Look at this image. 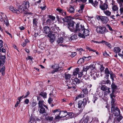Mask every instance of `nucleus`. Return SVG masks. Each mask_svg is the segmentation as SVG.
Wrapping results in <instances>:
<instances>
[{
  "instance_id": "nucleus-1",
  "label": "nucleus",
  "mask_w": 123,
  "mask_h": 123,
  "mask_svg": "<svg viewBox=\"0 0 123 123\" xmlns=\"http://www.w3.org/2000/svg\"><path fill=\"white\" fill-rule=\"evenodd\" d=\"M84 29L85 27L84 25L81 24L80 25V23H77L75 25V28L72 29L71 31L75 33L80 32H82Z\"/></svg>"
},
{
  "instance_id": "nucleus-2",
  "label": "nucleus",
  "mask_w": 123,
  "mask_h": 123,
  "mask_svg": "<svg viewBox=\"0 0 123 123\" xmlns=\"http://www.w3.org/2000/svg\"><path fill=\"white\" fill-rule=\"evenodd\" d=\"M96 30L98 33L102 34H105L109 32L106 27L104 25L102 26H99L97 27Z\"/></svg>"
},
{
  "instance_id": "nucleus-3",
  "label": "nucleus",
  "mask_w": 123,
  "mask_h": 123,
  "mask_svg": "<svg viewBox=\"0 0 123 123\" xmlns=\"http://www.w3.org/2000/svg\"><path fill=\"white\" fill-rule=\"evenodd\" d=\"M111 112L112 114H114L115 116L117 117L120 114V111L118 107L115 106H111Z\"/></svg>"
},
{
  "instance_id": "nucleus-4",
  "label": "nucleus",
  "mask_w": 123,
  "mask_h": 123,
  "mask_svg": "<svg viewBox=\"0 0 123 123\" xmlns=\"http://www.w3.org/2000/svg\"><path fill=\"white\" fill-rule=\"evenodd\" d=\"M96 17L98 20H100L104 24L106 23L109 20L107 16L97 15Z\"/></svg>"
},
{
  "instance_id": "nucleus-5",
  "label": "nucleus",
  "mask_w": 123,
  "mask_h": 123,
  "mask_svg": "<svg viewBox=\"0 0 123 123\" xmlns=\"http://www.w3.org/2000/svg\"><path fill=\"white\" fill-rule=\"evenodd\" d=\"M56 11L58 12L59 14L63 17H68V14L67 13L65 10L62 9L60 7H58L56 9Z\"/></svg>"
},
{
  "instance_id": "nucleus-6",
  "label": "nucleus",
  "mask_w": 123,
  "mask_h": 123,
  "mask_svg": "<svg viewBox=\"0 0 123 123\" xmlns=\"http://www.w3.org/2000/svg\"><path fill=\"white\" fill-rule=\"evenodd\" d=\"M43 32L46 34H47V36L49 37V35L53 33V31L51 30V28L48 26H46L43 27Z\"/></svg>"
},
{
  "instance_id": "nucleus-7",
  "label": "nucleus",
  "mask_w": 123,
  "mask_h": 123,
  "mask_svg": "<svg viewBox=\"0 0 123 123\" xmlns=\"http://www.w3.org/2000/svg\"><path fill=\"white\" fill-rule=\"evenodd\" d=\"M75 5H70L69 7L67 8V11L69 13L73 14L75 12Z\"/></svg>"
},
{
  "instance_id": "nucleus-8",
  "label": "nucleus",
  "mask_w": 123,
  "mask_h": 123,
  "mask_svg": "<svg viewBox=\"0 0 123 123\" xmlns=\"http://www.w3.org/2000/svg\"><path fill=\"white\" fill-rule=\"evenodd\" d=\"M108 7V5L107 4L105 3H103L102 1H100L99 8L102 10L104 11L106 10Z\"/></svg>"
},
{
  "instance_id": "nucleus-9",
  "label": "nucleus",
  "mask_w": 123,
  "mask_h": 123,
  "mask_svg": "<svg viewBox=\"0 0 123 123\" xmlns=\"http://www.w3.org/2000/svg\"><path fill=\"white\" fill-rule=\"evenodd\" d=\"M89 3L92 4L94 7L97 8L98 6V2L97 0H95L94 2L93 0H88Z\"/></svg>"
},
{
  "instance_id": "nucleus-10",
  "label": "nucleus",
  "mask_w": 123,
  "mask_h": 123,
  "mask_svg": "<svg viewBox=\"0 0 123 123\" xmlns=\"http://www.w3.org/2000/svg\"><path fill=\"white\" fill-rule=\"evenodd\" d=\"M48 37L50 38L49 39V42L51 43H53L55 39V34H51L49 35V37Z\"/></svg>"
},
{
  "instance_id": "nucleus-11",
  "label": "nucleus",
  "mask_w": 123,
  "mask_h": 123,
  "mask_svg": "<svg viewBox=\"0 0 123 123\" xmlns=\"http://www.w3.org/2000/svg\"><path fill=\"white\" fill-rule=\"evenodd\" d=\"M68 23V27L69 29H70L69 27H71L72 28L70 30L71 31L72 29H73L74 28H75L74 24L75 22L73 20H71L70 21H69Z\"/></svg>"
},
{
  "instance_id": "nucleus-12",
  "label": "nucleus",
  "mask_w": 123,
  "mask_h": 123,
  "mask_svg": "<svg viewBox=\"0 0 123 123\" xmlns=\"http://www.w3.org/2000/svg\"><path fill=\"white\" fill-rule=\"evenodd\" d=\"M9 9L13 12L16 13L17 14H19V12L18 9H16L12 6H10L9 7Z\"/></svg>"
},
{
  "instance_id": "nucleus-13",
  "label": "nucleus",
  "mask_w": 123,
  "mask_h": 123,
  "mask_svg": "<svg viewBox=\"0 0 123 123\" xmlns=\"http://www.w3.org/2000/svg\"><path fill=\"white\" fill-rule=\"evenodd\" d=\"M3 42L2 40H0V53L1 51L3 53H5L6 49L3 48Z\"/></svg>"
},
{
  "instance_id": "nucleus-14",
  "label": "nucleus",
  "mask_w": 123,
  "mask_h": 123,
  "mask_svg": "<svg viewBox=\"0 0 123 123\" xmlns=\"http://www.w3.org/2000/svg\"><path fill=\"white\" fill-rule=\"evenodd\" d=\"M26 9V8L22 4L20 5L19 7H18V10L19 12V14L24 12Z\"/></svg>"
},
{
  "instance_id": "nucleus-15",
  "label": "nucleus",
  "mask_w": 123,
  "mask_h": 123,
  "mask_svg": "<svg viewBox=\"0 0 123 123\" xmlns=\"http://www.w3.org/2000/svg\"><path fill=\"white\" fill-rule=\"evenodd\" d=\"M68 112L66 111H62L60 112V113H59L60 115L61 116V117L63 118L66 117L68 116Z\"/></svg>"
},
{
  "instance_id": "nucleus-16",
  "label": "nucleus",
  "mask_w": 123,
  "mask_h": 123,
  "mask_svg": "<svg viewBox=\"0 0 123 123\" xmlns=\"http://www.w3.org/2000/svg\"><path fill=\"white\" fill-rule=\"evenodd\" d=\"M121 49L119 47H115L113 50V52L116 54L120 53L119 52L121 51Z\"/></svg>"
},
{
  "instance_id": "nucleus-17",
  "label": "nucleus",
  "mask_w": 123,
  "mask_h": 123,
  "mask_svg": "<svg viewBox=\"0 0 123 123\" xmlns=\"http://www.w3.org/2000/svg\"><path fill=\"white\" fill-rule=\"evenodd\" d=\"M52 111L54 115L55 116L57 115H60L59 113H60L61 110L60 109H57L54 110H53Z\"/></svg>"
},
{
  "instance_id": "nucleus-18",
  "label": "nucleus",
  "mask_w": 123,
  "mask_h": 123,
  "mask_svg": "<svg viewBox=\"0 0 123 123\" xmlns=\"http://www.w3.org/2000/svg\"><path fill=\"white\" fill-rule=\"evenodd\" d=\"M91 117L88 116H87L84 119H81L80 121H81L82 123H88L89 121V119H90Z\"/></svg>"
},
{
  "instance_id": "nucleus-19",
  "label": "nucleus",
  "mask_w": 123,
  "mask_h": 123,
  "mask_svg": "<svg viewBox=\"0 0 123 123\" xmlns=\"http://www.w3.org/2000/svg\"><path fill=\"white\" fill-rule=\"evenodd\" d=\"M38 21V19H37L36 18H34L33 19V24L34 27H37Z\"/></svg>"
},
{
  "instance_id": "nucleus-20",
  "label": "nucleus",
  "mask_w": 123,
  "mask_h": 123,
  "mask_svg": "<svg viewBox=\"0 0 123 123\" xmlns=\"http://www.w3.org/2000/svg\"><path fill=\"white\" fill-rule=\"evenodd\" d=\"M82 32L85 37L89 36L90 31L86 29L85 28Z\"/></svg>"
},
{
  "instance_id": "nucleus-21",
  "label": "nucleus",
  "mask_w": 123,
  "mask_h": 123,
  "mask_svg": "<svg viewBox=\"0 0 123 123\" xmlns=\"http://www.w3.org/2000/svg\"><path fill=\"white\" fill-rule=\"evenodd\" d=\"M111 87L112 91H115V90L117 88V86H116L113 81L111 85Z\"/></svg>"
},
{
  "instance_id": "nucleus-22",
  "label": "nucleus",
  "mask_w": 123,
  "mask_h": 123,
  "mask_svg": "<svg viewBox=\"0 0 123 123\" xmlns=\"http://www.w3.org/2000/svg\"><path fill=\"white\" fill-rule=\"evenodd\" d=\"M64 18L62 17V20L63 22H68L69 21V18L71 17L70 16H68V17H63Z\"/></svg>"
},
{
  "instance_id": "nucleus-23",
  "label": "nucleus",
  "mask_w": 123,
  "mask_h": 123,
  "mask_svg": "<svg viewBox=\"0 0 123 123\" xmlns=\"http://www.w3.org/2000/svg\"><path fill=\"white\" fill-rule=\"evenodd\" d=\"M64 74L65 80H68L70 79L71 77V75L70 74H68L67 72H66Z\"/></svg>"
},
{
  "instance_id": "nucleus-24",
  "label": "nucleus",
  "mask_w": 123,
  "mask_h": 123,
  "mask_svg": "<svg viewBox=\"0 0 123 123\" xmlns=\"http://www.w3.org/2000/svg\"><path fill=\"white\" fill-rule=\"evenodd\" d=\"M71 87H72V89H73V90L75 92L77 91V86L74 82H72V83Z\"/></svg>"
},
{
  "instance_id": "nucleus-25",
  "label": "nucleus",
  "mask_w": 123,
  "mask_h": 123,
  "mask_svg": "<svg viewBox=\"0 0 123 123\" xmlns=\"http://www.w3.org/2000/svg\"><path fill=\"white\" fill-rule=\"evenodd\" d=\"M6 57L5 55H3L1 54L0 53V59L2 61V62L3 63V64L5 63V59L6 58Z\"/></svg>"
},
{
  "instance_id": "nucleus-26",
  "label": "nucleus",
  "mask_w": 123,
  "mask_h": 123,
  "mask_svg": "<svg viewBox=\"0 0 123 123\" xmlns=\"http://www.w3.org/2000/svg\"><path fill=\"white\" fill-rule=\"evenodd\" d=\"M68 115L69 117L70 118H72L75 117V115L73 112H68Z\"/></svg>"
},
{
  "instance_id": "nucleus-27",
  "label": "nucleus",
  "mask_w": 123,
  "mask_h": 123,
  "mask_svg": "<svg viewBox=\"0 0 123 123\" xmlns=\"http://www.w3.org/2000/svg\"><path fill=\"white\" fill-rule=\"evenodd\" d=\"M76 55L77 53L76 52H70L69 53L68 56L73 58Z\"/></svg>"
},
{
  "instance_id": "nucleus-28",
  "label": "nucleus",
  "mask_w": 123,
  "mask_h": 123,
  "mask_svg": "<svg viewBox=\"0 0 123 123\" xmlns=\"http://www.w3.org/2000/svg\"><path fill=\"white\" fill-rule=\"evenodd\" d=\"M30 121L31 122V123H36V121L35 118L32 115H31L30 117Z\"/></svg>"
},
{
  "instance_id": "nucleus-29",
  "label": "nucleus",
  "mask_w": 123,
  "mask_h": 123,
  "mask_svg": "<svg viewBox=\"0 0 123 123\" xmlns=\"http://www.w3.org/2000/svg\"><path fill=\"white\" fill-rule=\"evenodd\" d=\"M24 3L23 4L24 5V6H25V7L27 9V8H28L29 7L30 5H29V2L28 1H24Z\"/></svg>"
},
{
  "instance_id": "nucleus-30",
  "label": "nucleus",
  "mask_w": 123,
  "mask_h": 123,
  "mask_svg": "<svg viewBox=\"0 0 123 123\" xmlns=\"http://www.w3.org/2000/svg\"><path fill=\"white\" fill-rule=\"evenodd\" d=\"M40 109L39 111V112L40 113L43 114L44 113H46V110L43 107H40Z\"/></svg>"
},
{
  "instance_id": "nucleus-31",
  "label": "nucleus",
  "mask_w": 123,
  "mask_h": 123,
  "mask_svg": "<svg viewBox=\"0 0 123 123\" xmlns=\"http://www.w3.org/2000/svg\"><path fill=\"white\" fill-rule=\"evenodd\" d=\"M102 42L103 43H104V44L110 49L111 48V45L110 43L104 40H102Z\"/></svg>"
},
{
  "instance_id": "nucleus-32",
  "label": "nucleus",
  "mask_w": 123,
  "mask_h": 123,
  "mask_svg": "<svg viewBox=\"0 0 123 123\" xmlns=\"http://www.w3.org/2000/svg\"><path fill=\"white\" fill-rule=\"evenodd\" d=\"M88 100V98L83 99V101H82L83 103L82 106L83 107V108L85 107V105L86 104Z\"/></svg>"
},
{
  "instance_id": "nucleus-33",
  "label": "nucleus",
  "mask_w": 123,
  "mask_h": 123,
  "mask_svg": "<svg viewBox=\"0 0 123 123\" xmlns=\"http://www.w3.org/2000/svg\"><path fill=\"white\" fill-rule=\"evenodd\" d=\"M110 74V75L111 78V79L112 80L113 82V81L114 80V77H116V75L115 74L113 73V72L112 71V72H111Z\"/></svg>"
},
{
  "instance_id": "nucleus-34",
  "label": "nucleus",
  "mask_w": 123,
  "mask_h": 123,
  "mask_svg": "<svg viewBox=\"0 0 123 123\" xmlns=\"http://www.w3.org/2000/svg\"><path fill=\"white\" fill-rule=\"evenodd\" d=\"M47 94L45 92H41L39 94V95L42 96L44 98H47Z\"/></svg>"
},
{
  "instance_id": "nucleus-35",
  "label": "nucleus",
  "mask_w": 123,
  "mask_h": 123,
  "mask_svg": "<svg viewBox=\"0 0 123 123\" xmlns=\"http://www.w3.org/2000/svg\"><path fill=\"white\" fill-rule=\"evenodd\" d=\"M79 71V68H76L73 72V74L74 76L78 74V71Z\"/></svg>"
},
{
  "instance_id": "nucleus-36",
  "label": "nucleus",
  "mask_w": 123,
  "mask_h": 123,
  "mask_svg": "<svg viewBox=\"0 0 123 123\" xmlns=\"http://www.w3.org/2000/svg\"><path fill=\"white\" fill-rule=\"evenodd\" d=\"M82 32H79L77 33L78 34V36L80 38H85V36L84 34V33L83 32L82 33H81Z\"/></svg>"
},
{
  "instance_id": "nucleus-37",
  "label": "nucleus",
  "mask_w": 123,
  "mask_h": 123,
  "mask_svg": "<svg viewBox=\"0 0 123 123\" xmlns=\"http://www.w3.org/2000/svg\"><path fill=\"white\" fill-rule=\"evenodd\" d=\"M56 18L57 19V20L58 21V22L60 23H63V22L62 20V17L60 16H57Z\"/></svg>"
},
{
  "instance_id": "nucleus-38",
  "label": "nucleus",
  "mask_w": 123,
  "mask_h": 123,
  "mask_svg": "<svg viewBox=\"0 0 123 123\" xmlns=\"http://www.w3.org/2000/svg\"><path fill=\"white\" fill-rule=\"evenodd\" d=\"M107 87L105 85H102L101 86L100 89L103 91H106L107 90Z\"/></svg>"
},
{
  "instance_id": "nucleus-39",
  "label": "nucleus",
  "mask_w": 123,
  "mask_h": 123,
  "mask_svg": "<svg viewBox=\"0 0 123 123\" xmlns=\"http://www.w3.org/2000/svg\"><path fill=\"white\" fill-rule=\"evenodd\" d=\"M44 102L43 100L42 101H39L38 104L39 108L43 107V103Z\"/></svg>"
},
{
  "instance_id": "nucleus-40",
  "label": "nucleus",
  "mask_w": 123,
  "mask_h": 123,
  "mask_svg": "<svg viewBox=\"0 0 123 123\" xmlns=\"http://www.w3.org/2000/svg\"><path fill=\"white\" fill-rule=\"evenodd\" d=\"M103 12L107 16H110L111 13V12L108 10H106V11L105 10L103 11Z\"/></svg>"
},
{
  "instance_id": "nucleus-41",
  "label": "nucleus",
  "mask_w": 123,
  "mask_h": 123,
  "mask_svg": "<svg viewBox=\"0 0 123 123\" xmlns=\"http://www.w3.org/2000/svg\"><path fill=\"white\" fill-rule=\"evenodd\" d=\"M46 22V25H47V26L50 25L52 23L51 20L49 19H47Z\"/></svg>"
},
{
  "instance_id": "nucleus-42",
  "label": "nucleus",
  "mask_w": 123,
  "mask_h": 123,
  "mask_svg": "<svg viewBox=\"0 0 123 123\" xmlns=\"http://www.w3.org/2000/svg\"><path fill=\"white\" fill-rule=\"evenodd\" d=\"M42 25H46V18L44 16H43L42 19Z\"/></svg>"
},
{
  "instance_id": "nucleus-43",
  "label": "nucleus",
  "mask_w": 123,
  "mask_h": 123,
  "mask_svg": "<svg viewBox=\"0 0 123 123\" xmlns=\"http://www.w3.org/2000/svg\"><path fill=\"white\" fill-rule=\"evenodd\" d=\"M79 78H77L76 77L74 80V81L75 82L76 84H79L80 82V79H78Z\"/></svg>"
},
{
  "instance_id": "nucleus-44",
  "label": "nucleus",
  "mask_w": 123,
  "mask_h": 123,
  "mask_svg": "<svg viewBox=\"0 0 123 123\" xmlns=\"http://www.w3.org/2000/svg\"><path fill=\"white\" fill-rule=\"evenodd\" d=\"M115 92V91H112V93L110 94V96L111 98H115V95L114 93H116Z\"/></svg>"
},
{
  "instance_id": "nucleus-45",
  "label": "nucleus",
  "mask_w": 123,
  "mask_h": 123,
  "mask_svg": "<svg viewBox=\"0 0 123 123\" xmlns=\"http://www.w3.org/2000/svg\"><path fill=\"white\" fill-rule=\"evenodd\" d=\"M98 96L96 94L94 95L93 98V101L94 103H95L96 101L98 99Z\"/></svg>"
},
{
  "instance_id": "nucleus-46",
  "label": "nucleus",
  "mask_w": 123,
  "mask_h": 123,
  "mask_svg": "<svg viewBox=\"0 0 123 123\" xmlns=\"http://www.w3.org/2000/svg\"><path fill=\"white\" fill-rule=\"evenodd\" d=\"M83 104V103L82 100H80L78 102V108H80L81 107H83L82 106Z\"/></svg>"
},
{
  "instance_id": "nucleus-47",
  "label": "nucleus",
  "mask_w": 123,
  "mask_h": 123,
  "mask_svg": "<svg viewBox=\"0 0 123 123\" xmlns=\"http://www.w3.org/2000/svg\"><path fill=\"white\" fill-rule=\"evenodd\" d=\"M113 10L114 11H117L118 9V7L117 5H114L112 6V8Z\"/></svg>"
},
{
  "instance_id": "nucleus-48",
  "label": "nucleus",
  "mask_w": 123,
  "mask_h": 123,
  "mask_svg": "<svg viewBox=\"0 0 123 123\" xmlns=\"http://www.w3.org/2000/svg\"><path fill=\"white\" fill-rule=\"evenodd\" d=\"M89 69H91V70L93 71L94 70L95 68V67L94 64H91L89 66Z\"/></svg>"
},
{
  "instance_id": "nucleus-49",
  "label": "nucleus",
  "mask_w": 123,
  "mask_h": 123,
  "mask_svg": "<svg viewBox=\"0 0 123 123\" xmlns=\"http://www.w3.org/2000/svg\"><path fill=\"white\" fill-rule=\"evenodd\" d=\"M105 74H110L111 72L112 71H110L108 69V68H107L105 69Z\"/></svg>"
},
{
  "instance_id": "nucleus-50",
  "label": "nucleus",
  "mask_w": 123,
  "mask_h": 123,
  "mask_svg": "<svg viewBox=\"0 0 123 123\" xmlns=\"http://www.w3.org/2000/svg\"><path fill=\"white\" fill-rule=\"evenodd\" d=\"M83 72L82 71L81 72H80L79 71H78V78H79L80 79L81 77L83 75Z\"/></svg>"
},
{
  "instance_id": "nucleus-51",
  "label": "nucleus",
  "mask_w": 123,
  "mask_h": 123,
  "mask_svg": "<svg viewBox=\"0 0 123 123\" xmlns=\"http://www.w3.org/2000/svg\"><path fill=\"white\" fill-rule=\"evenodd\" d=\"M63 38L62 37L58 38L57 42L58 43H62L63 42Z\"/></svg>"
},
{
  "instance_id": "nucleus-52",
  "label": "nucleus",
  "mask_w": 123,
  "mask_h": 123,
  "mask_svg": "<svg viewBox=\"0 0 123 123\" xmlns=\"http://www.w3.org/2000/svg\"><path fill=\"white\" fill-rule=\"evenodd\" d=\"M98 65H100V70L101 72H102L104 71V69H105L103 65H101L99 63V64Z\"/></svg>"
},
{
  "instance_id": "nucleus-53",
  "label": "nucleus",
  "mask_w": 123,
  "mask_h": 123,
  "mask_svg": "<svg viewBox=\"0 0 123 123\" xmlns=\"http://www.w3.org/2000/svg\"><path fill=\"white\" fill-rule=\"evenodd\" d=\"M48 16V18H49V19H50L52 20V21H53L55 19V17L54 16L52 15H49Z\"/></svg>"
},
{
  "instance_id": "nucleus-54",
  "label": "nucleus",
  "mask_w": 123,
  "mask_h": 123,
  "mask_svg": "<svg viewBox=\"0 0 123 123\" xmlns=\"http://www.w3.org/2000/svg\"><path fill=\"white\" fill-rule=\"evenodd\" d=\"M45 119L47 120H49L50 121H52L53 120V117L48 116L47 117H46Z\"/></svg>"
},
{
  "instance_id": "nucleus-55",
  "label": "nucleus",
  "mask_w": 123,
  "mask_h": 123,
  "mask_svg": "<svg viewBox=\"0 0 123 123\" xmlns=\"http://www.w3.org/2000/svg\"><path fill=\"white\" fill-rule=\"evenodd\" d=\"M111 106H115L114 105V103L115 102V100L114 98H111Z\"/></svg>"
},
{
  "instance_id": "nucleus-56",
  "label": "nucleus",
  "mask_w": 123,
  "mask_h": 123,
  "mask_svg": "<svg viewBox=\"0 0 123 123\" xmlns=\"http://www.w3.org/2000/svg\"><path fill=\"white\" fill-rule=\"evenodd\" d=\"M83 77V79H81L80 78V79L81 80V82H85V80H87L89 79L88 78V77H87L86 78V77Z\"/></svg>"
},
{
  "instance_id": "nucleus-57",
  "label": "nucleus",
  "mask_w": 123,
  "mask_h": 123,
  "mask_svg": "<svg viewBox=\"0 0 123 123\" xmlns=\"http://www.w3.org/2000/svg\"><path fill=\"white\" fill-rule=\"evenodd\" d=\"M54 69L55 70L57 69V71H58V68H59V65L58 64H55L54 65Z\"/></svg>"
},
{
  "instance_id": "nucleus-58",
  "label": "nucleus",
  "mask_w": 123,
  "mask_h": 123,
  "mask_svg": "<svg viewBox=\"0 0 123 123\" xmlns=\"http://www.w3.org/2000/svg\"><path fill=\"white\" fill-rule=\"evenodd\" d=\"M89 69L88 66H84L83 68V71H84L86 72Z\"/></svg>"
},
{
  "instance_id": "nucleus-59",
  "label": "nucleus",
  "mask_w": 123,
  "mask_h": 123,
  "mask_svg": "<svg viewBox=\"0 0 123 123\" xmlns=\"http://www.w3.org/2000/svg\"><path fill=\"white\" fill-rule=\"evenodd\" d=\"M77 35H76L74 34V35L72 36L71 37L70 39H71V40H72L75 39H77Z\"/></svg>"
},
{
  "instance_id": "nucleus-60",
  "label": "nucleus",
  "mask_w": 123,
  "mask_h": 123,
  "mask_svg": "<svg viewBox=\"0 0 123 123\" xmlns=\"http://www.w3.org/2000/svg\"><path fill=\"white\" fill-rule=\"evenodd\" d=\"M4 21L6 26H8L9 24L8 19H6L5 20H4Z\"/></svg>"
},
{
  "instance_id": "nucleus-61",
  "label": "nucleus",
  "mask_w": 123,
  "mask_h": 123,
  "mask_svg": "<svg viewBox=\"0 0 123 123\" xmlns=\"http://www.w3.org/2000/svg\"><path fill=\"white\" fill-rule=\"evenodd\" d=\"M82 91L84 93L86 94H87L88 93V91H87V88L86 87L83 89L82 90Z\"/></svg>"
},
{
  "instance_id": "nucleus-62",
  "label": "nucleus",
  "mask_w": 123,
  "mask_h": 123,
  "mask_svg": "<svg viewBox=\"0 0 123 123\" xmlns=\"http://www.w3.org/2000/svg\"><path fill=\"white\" fill-rule=\"evenodd\" d=\"M84 62V61H83V59H82L81 58L78 60L77 62V63L79 64H80Z\"/></svg>"
},
{
  "instance_id": "nucleus-63",
  "label": "nucleus",
  "mask_w": 123,
  "mask_h": 123,
  "mask_svg": "<svg viewBox=\"0 0 123 123\" xmlns=\"http://www.w3.org/2000/svg\"><path fill=\"white\" fill-rule=\"evenodd\" d=\"M120 116L119 117L117 118V121L119 122L123 118V117L122 116H121L120 115Z\"/></svg>"
},
{
  "instance_id": "nucleus-64",
  "label": "nucleus",
  "mask_w": 123,
  "mask_h": 123,
  "mask_svg": "<svg viewBox=\"0 0 123 123\" xmlns=\"http://www.w3.org/2000/svg\"><path fill=\"white\" fill-rule=\"evenodd\" d=\"M55 120H59V119H60L62 118L61 117L60 115H57L55 116Z\"/></svg>"
}]
</instances>
